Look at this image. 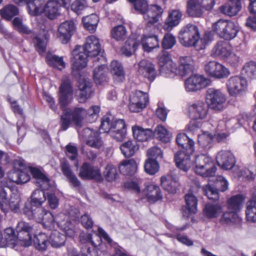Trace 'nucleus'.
Returning <instances> with one entry per match:
<instances>
[{
    "label": "nucleus",
    "instance_id": "obj_19",
    "mask_svg": "<svg viewBox=\"0 0 256 256\" xmlns=\"http://www.w3.org/2000/svg\"><path fill=\"white\" fill-rule=\"evenodd\" d=\"M79 176L82 179H94L98 181L102 180L98 167L85 162L80 168Z\"/></svg>",
    "mask_w": 256,
    "mask_h": 256
},
{
    "label": "nucleus",
    "instance_id": "obj_49",
    "mask_svg": "<svg viewBox=\"0 0 256 256\" xmlns=\"http://www.w3.org/2000/svg\"><path fill=\"white\" fill-rule=\"evenodd\" d=\"M84 26L90 32H94L99 21L98 16L96 14L84 17L82 20Z\"/></svg>",
    "mask_w": 256,
    "mask_h": 256
},
{
    "label": "nucleus",
    "instance_id": "obj_10",
    "mask_svg": "<svg viewBox=\"0 0 256 256\" xmlns=\"http://www.w3.org/2000/svg\"><path fill=\"white\" fill-rule=\"evenodd\" d=\"M214 3V0H190L187 2V12L191 16L200 17L204 10H212Z\"/></svg>",
    "mask_w": 256,
    "mask_h": 256
},
{
    "label": "nucleus",
    "instance_id": "obj_48",
    "mask_svg": "<svg viewBox=\"0 0 256 256\" xmlns=\"http://www.w3.org/2000/svg\"><path fill=\"white\" fill-rule=\"evenodd\" d=\"M243 202L244 198L242 196L238 194L233 196L228 200V208L232 212L237 213L240 210Z\"/></svg>",
    "mask_w": 256,
    "mask_h": 256
},
{
    "label": "nucleus",
    "instance_id": "obj_39",
    "mask_svg": "<svg viewBox=\"0 0 256 256\" xmlns=\"http://www.w3.org/2000/svg\"><path fill=\"white\" fill-rule=\"evenodd\" d=\"M101 64L98 65V67L95 68L94 70V80L96 84H100L106 80V68L105 63L106 60L99 61Z\"/></svg>",
    "mask_w": 256,
    "mask_h": 256
},
{
    "label": "nucleus",
    "instance_id": "obj_38",
    "mask_svg": "<svg viewBox=\"0 0 256 256\" xmlns=\"http://www.w3.org/2000/svg\"><path fill=\"white\" fill-rule=\"evenodd\" d=\"M140 42L142 44L144 50L147 52H150L158 46V38L155 35H144Z\"/></svg>",
    "mask_w": 256,
    "mask_h": 256
},
{
    "label": "nucleus",
    "instance_id": "obj_6",
    "mask_svg": "<svg viewBox=\"0 0 256 256\" xmlns=\"http://www.w3.org/2000/svg\"><path fill=\"white\" fill-rule=\"evenodd\" d=\"M85 116L86 110L82 108L64 109L60 118L61 129L63 130H67L71 122L78 126H81Z\"/></svg>",
    "mask_w": 256,
    "mask_h": 256
},
{
    "label": "nucleus",
    "instance_id": "obj_29",
    "mask_svg": "<svg viewBox=\"0 0 256 256\" xmlns=\"http://www.w3.org/2000/svg\"><path fill=\"white\" fill-rule=\"evenodd\" d=\"M180 65L178 66V74L183 77L194 70V61L190 56L182 57L180 58Z\"/></svg>",
    "mask_w": 256,
    "mask_h": 256
},
{
    "label": "nucleus",
    "instance_id": "obj_24",
    "mask_svg": "<svg viewBox=\"0 0 256 256\" xmlns=\"http://www.w3.org/2000/svg\"><path fill=\"white\" fill-rule=\"evenodd\" d=\"M138 72L150 80H153L156 76V72L154 66L149 60H142L138 64Z\"/></svg>",
    "mask_w": 256,
    "mask_h": 256
},
{
    "label": "nucleus",
    "instance_id": "obj_43",
    "mask_svg": "<svg viewBox=\"0 0 256 256\" xmlns=\"http://www.w3.org/2000/svg\"><path fill=\"white\" fill-rule=\"evenodd\" d=\"M67 252L68 256H98L97 252L94 248L86 246L82 248L81 254H78L74 247L72 246H67Z\"/></svg>",
    "mask_w": 256,
    "mask_h": 256
},
{
    "label": "nucleus",
    "instance_id": "obj_5",
    "mask_svg": "<svg viewBox=\"0 0 256 256\" xmlns=\"http://www.w3.org/2000/svg\"><path fill=\"white\" fill-rule=\"evenodd\" d=\"M135 10L144 15V18L147 22L146 31H148L150 26L158 22L160 18L163 10L158 5L148 6L146 0H140L134 4Z\"/></svg>",
    "mask_w": 256,
    "mask_h": 256
},
{
    "label": "nucleus",
    "instance_id": "obj_21",
    "mask_svg": "<svg viewBox=\"0 0 256 256\" xmlns=\"http://www.w3.org/2000/svg\"><path fill=\"white\" fill-rule=\"evenodd\" d=\"M216 158L218 165L225 170L233 168L236 162L233 154L229 150L220 151Z\"/></svg>",
    "mask_w": 256,
    "mask_h": 256
},
{
    "label": "nucleus",
    "instance_id": "obj_63",
    "mask_svg": "<svg viewBox=\"0 0 256 256\" xmlns=\"http://www.w3.org/2000/svg\"><path fill=\"white\" fill-rule=\"evenodd\" d=\"M202 190L205 195L207 196L208 199L214 200H218L219 194L217 188L208 184L204 186Z\"/></svg>",
    "mask_w": 256,
    "mask_h": 256
},
{
    "label": "nucleus",
    "instance_id": "obj_45",
    "mask_svg": "<svg viewBox=\"0 0 256 256\" xmlns=\"http://www.w3.org/2000/svg\"><path fill=\"white\" fill-rule=\"evenodd\" d=\"M66 236L58 230L52 232L49 238V242L54 248H58L63 246L66 242Z\"/></svg>",
    "mask_w": 256,
    "mask_h": 256
},
{
    "label": "nucleus",
    "instance_id": "obj_8",
    "mask_svg": "<svg viewBox=\"0 0 256 256\" xmlns=\"http://www.w3.org/2000/svg\"><path fill=\"white\" fill-rule=\"evenodd\" d=\"M206 100L208 106L215 112H220L226 108V95L220 89L214 88L206 90Z\"/></svg>",
    "mask_w": 256,
    "mask_h": 256
},
{
    "label": "nucleus",
    "instance_id": "obj_52",
    "mask_svg": "<svg viewBox=\"0 0 256 256\" xmlns=\"http://www.w3.org/2000/svg\"><path fill=\"white\" fill-rule=\"evenodd\" d=\"M185 201L187 210L190 213L196 214L198 211L197 206L198 200L192 193L185 195Z\"/></svg>",
    "mask_w": 256,
    "mask_h": 256
},
{
    "label": "nucleus",
    "instance_id": "obj_47",
    "mask_svg": "<svg viewBox=\"0 0 256 256\" xmlns=\"http://www.w3.org/2000/svg\"><path fill=\"white\" fill-rule=\"evenodd\" d=\"M214 138V136L212 134L203 132L198 136V142L202 147L208 150L212 146Z\"/></svg>",
    "mask_w": 256,
    "mask_h": 256
},
{
    "label": "nucleus",
    "instance_id": "obj_62",
    "mask_svg": "<svg viewBox=\"0 0 256 256\" xmlns=\"http://www.w3.org/2000/svg\"><path fill=\"white\" fill-rule=\"evenodd\" d=\"M104 174L106 180L108 182L115 180L118 176L116 167L112 164L107 165L104 172Z\"/></svg>",
    "mask_w": 256,
    "mask_h": 256
},
{
    "label": "nucleus",
    "instance_id": "obj_55",
    "mask_svg": "<svg viewBox=\"0 0 256 256\" xmlns=\"http://www.w3.org/2000/svg\"><path fill=\"white\" fill-rule=\"evenodd\" d=\"M111 35L113 38L118 41H122L127 36V30L123 25H118L111 30Z\"/></svg>",
    "mask_w": 256,
    "mask_h": 256
},
{
    "label": "nucleus",
    "instance_id": "obj_18",
    "mask_svg": "<svg viewBox=\"0 0 256 256\" xmlns=\"http://www.w3.org/2000/svg\"><path fill=\"white\" fill-rule=\"evenodd\" d=\"M80 136L85 139L86 144L92 148H99L102 146L100 134L89 128L84 129L80 133Z\"/></svg>",
    "mask_w": 256,
    "mask_h": 256
},
{
    "label": "nucleus",
    "instance_id": "obj_9",
    "mask_svg": "<svg viewBox=\"0 0 256 256\" xmlns=\"http://www.w3.org/2000/svg\"><path fill=\"white\" fill-rule=\"evenodd\" d=\"M195 172L202 176H213L216 171L212 159L204 154H200L195 158Z\"/></svg>",
    "mask_w": 256,
    "mask_h": 256
},
{
    "label": "nucleus",
    "instance_id": "obj_28",
    "mask_svg": "<svg viewBox=\"0 0 256 256\" xmlns=\"http://www.w3.org/2000/svg\"><path fill=\"white\" fill-rule=\"evenodd\" d=\"M241 0H229L220 7V12L223 14L232 16H236L241 10Z\"/></svg>",
    "mask_w": 256,
    "mask_h": 256
},
{
    "label": "nucleus",
    "instance_id": "obj_60",
    "mask_svg": "<svg viewBox=\"0 0 256 256\" xmlns=\"http://www.w3.org/2000/svg\"><path fill=\"white\" fill-rule=\"evenodd\" d=\"M242 72L250 78L256 77V62L251 61L245 64Z\"/></svg>",
    "mask_w": 256,
    "mask_h": 256
},
{
    "label": "nucleus",
    "instance_id": "obj_16",
    "mask_svg": "<svg viewBox=\"0 0 256 256\" xmlns=\"http://www.w3.org/2000/svg\"><path fill=\"white\" fill-rule=\"evenodd\" d=\"M210 80L202 76L194 74L190 76L184 82V87L187 92H196L205 88L210 84Z\"/></svg>",
    "mask_w": 256,
    "mask_h": 256
},
{
    "label": "nucleus",
    "instance_id": "obj_2",
    "mask_svg": "<svg viewBox=\"0 0 256 256\" xmlns=\"http://www.w3.org/2000/svg\"><path fill=\"white\" fill-rule=\"evenodd\" d=\"M180 42L185 46H194L198 50L204 49L212 40L210 32H206L200 37L198 28L194 24H188L179 32Z\"/></svg>",
    "mask_w": 256,
    "mask_h": 256
},
{
    "label": "nucleus",
    "instance_id": "obj_56",
    "mask_svg": "<svg viewBox=\"0 0 256 256\" xmlns=\"http://www.w3.org/2000/svg\"><path fill=\"white\" fill-rule=\"evenodd\" d=\"M47 63L50 66L61 70L65 67V63L62 57L51 54H48L46 56Z\"/></svg>",
    "mask_w": 256,
    "mask_h": 256
},
{
    "label": "nucleus",
    "instance_id": "obj_40",
    "mask_svg": "<svg viewBox=\"0 0 256 256\" xmlns=\"http://www.w3.org/2000/svg\"><path fill=\"white\" fill-rule=\"evenodd\" d=\"M222 212V208L218 204H207L203 210L204 215L210 218L218 217Z\"/></svg>",
    "mask_w": 256,
    "mask_h": 256
},
{
    "label": "nucleus",
    "instance_id": "obj_27",
    "mask_svg": "<svg viewBox=\"0 0 256 256\" xmlns=\"http://www.w3.org/2000/svg\"><path fill=\"white\" fill-rule=\"evenodd\" d=\"M17 242L14 230L8 228L3 232H0V248L14 246Z\"/></svg>",
    "mask_w": 256,
    "mask_h": 256
},
{
    "label": "nucleus",
    "instance_id": "obj_37",
    "mask_svg": "<svg viewBox=\"0 0 256 256\" xmlns=\"http://www.w3.org/2000/svg\"><path fill=\"white\" fill-rule=\"evenodd\" d=\"M140 44V40H136L135 36L132 35L126 42L122 48V52L127 56H130L135 52Z\"/></svg>",
    "mask_w": 256,
    "mask_h": 256
},
{
    "label": "nucleus",
    "instance_id": "obj_11",
    "mask_svg": "<svg viewBox=\"0 0 256 256\" xmlns=\"http://www.w3.org/2000/svg\"><path fill=\"white\" fill-rule=\"evenodd\" d=\"M35 230L34 225L24 221L19 222L16 227L18 233L16 240L20 242V244L24 246H28L32 244V235Z\"/></svg>",
    "mask_w": 256,
    "mask_h": 256
},
{
    "label": "nucleus",
    "instance_id": "obj_4",
    "mask_svg": "<svg viewBox=\"0 0 256 256\" xmlns=\"http://www.w3.org/2000/svg\"><path fill=\"white\" fill-rule=\"evenodd\" d=\"M126 124L123 120L115 118L111 114L104 116L101 121L100 129L116 140L122 141L126 136Z\"/></svg>",
    "mask_w": 256,
    "mask_h": 256
},
{
    "label": "nucleus",
    "instance_id": "obj_7",
    "mask_svg": "<svg viewBox=\"0 0 256 256\" xmlns=\"http://www.w3.org/2000/svg\"><path fill=\"white\" fill-rule=\"evenodd\" d=\"M212 30L219 37L227 40L234 38L238 32V28L234 22L223 19L214 23Z\"/></svg>",
    "mask_w": 256,
    "mask_h": 256
},
{
    "label": "nucleus",
    "instance_id": "obj_57",
    "mask_svg": "<svg viewBox=\"0 0 256 256\" xmlns=\"http://www.w3.org/2000/svg\"><path fill=\"white\" fill-rule=\"evenodd\" d=\"M246 220L250 222L256 223V201L250 200L247 203L246 212Z\"/></svg>",
    "mask_w": 256,
    "mask_h": 256
},
{
    "label": "nucleus",
    "instance_id": "obj_61",
    "mask_svg": "<svg viewBox=\"0 0 256 256\" xmlns=\"http://www.w3.org/2000/svg\"><path fill=\"white\" fill-rule=\"evenodd\" d=\"M14 28L20 33L25 34L34 35L32 31L28 28L23 24L22 20L18 18H15L12 22Z\"/></svg>",
    "mask_w": 256,
    "mask_h": 256
},
{
    "label": "nucleus",
    "instance_id": "obj_53",
    "mask_svg": "<svg viewBox=\"0 0 256 256\" xmlns=\"http://www.w3.org/2000/svg\"><path fill=\"white\" fill-rule=\"evenodd\" d=\"M34 244L36 249L39 250H44L48 245V236L44 233H39L34 234Z\"/></svg>",
    "mask_w": 256,
    "mask_h": 256
},
{
    "label": "nucleus",
    "instance_id": "obj_44",
    "mask_svg": "<svg viewBox=\"0 0 256 256\" xmlns=\"http://www.w3.org/2000/svg\"><path fill=\"white\" fill-rule=\"evenodd\" d=\"M158 64L160 67L166 66L170 71L174 72L176 70L175 68V64L172 62L171 57L168 52L162 51L158 56Z\"/></svg>",
    "mask_w": 256,
    "mask_h": 256
},
{
    "label": "nucleus",
    "instance_id": "obj_26",
    "mask_svg": "<svg viewBox=\"0 0 256 256\" xmlns=\"http://www.w3.org/2000/svg\"><path fill=\"white\" fill-rule=\"evenodd\" d=\"M42 2V11L40 14L44 12L45 15L50 19L53 20L60 14V4L56 0H50L47 2L44 6V1L41 0Z\"/></svg>",
    "mask_w": 256,
    "mask_h": 256
},
{
    "label": "nucleus",
    "instance_id": "obj_36",
    "mask_svg": "<svg viewBox=\"0 0 256 256\" xmlns=\"http://www.w3.org/2000/svg\"><path fill=\"white\" fill-rule=\"evenodd\" d=\"M138 164L134 159L122 160L119 165L120 172L124 175H132L136 170Z\"/></svg>",
    "mask_w": 256,
    "mask_h": 256
},
{
    "label": "nucleus",
    "instance_id": "obj_59",
    "mask_svg": "<svg viewBox=\"0 0 256 256\" xmlns=\"http://www.w3.org/2000/svg\"><path fill=\"white\" fill-rule=\"evenodd\" d=\"M144 168L146 173L153 175L158 171L160 166L156 160L148 158L145 162Z\"/></svg>",
    "mask_w": 256,
    "mask_h": 256
},
{
    "label": "nucleus",
    "instance_id": "obj_58",
    "mask_svg": "<svg viewBox=\"0 0 256 256\" xmlns=\"http://www.w3.org/2000/svg\"><path fill=\"white\" fill-rule=\"evenodd\" d=\"M46 193L44 190L36 189L32 194V202L36 206H40L46 201Z\"/></svg>",
    "mask_w": 256,
    "mask_h": 256
},
{
    "label": "nucleus",
    "instance_id": "obj_42",
    "mask_svg": "<svg viewBox=\"0 0 256 256\" xmlns=\"http://www.w3.org/2000/svg\"><path fill=\"white\" fill-rule=\"evenodd\" d=\"M122 152L125 157L133 156L138 150V146L134 141L128 140L120 147Z\"/></svg>",
    "mask_w": 256,
    "mask_h": 256
},
{
    "label": "nucleus",
    "instance_id": "obj_25",
    "mask_svg": "<svg viewBox=\"0 0 256 256\" xmlns=\"http://www.w3.org/2000/svg\"><path fill=\"white\" fill-rule=\"evenodd\" d=\"M232 51V48L228 42L220 40L218 42L212 50V56L225 59L228 57Z\"/></svg>",
    "mask_w": 256,
    "mask_h": 256
},
{
    "label": "nucleus",
    "instance_id": "obj_41",
    "mask_svg": "<svg viewBox=\"0 0 256 256\" xmlns=\"http://www.w3.org/2000/svg\"><path fill=\"white\" fill-rule=\"evenodd\" d=\"M241 221L242 218L238 213L232 211L224 212L220 220V222L222 224H238Z\"/></svg>",
    "mask_w": 256,
    "mask_h": 256
},
{
    "label": "nucleus",
    "instance_id": "obj_20",
    "mask_svg": "<svg viewBox=\"0 0 256 256\" xmlns=\"http://www.w3.org/2000/svg\"><path fill=\"white\" fill-rule=\"evenodd\" d=\"M35 220L38 222H42L44 226L49 230L54 228V218L49 211L41 208L36 209Z\"/></svg>",
    "mask_w": 256,
    "mask_h": 256
},
{
    "label": "nucleus",
    "instance_id": "obj_33",
    "mask_svg": "<svg viewBox=\"0 0 256 256\" xmlns=\"http://www.w3.org/2000/svg\"><path fill=\"white\" fill-rule=\"evenodd\" d=\"M134 137L140 142L148 140L154 136V132L150 128H144L138 126L132 128Z\"/></svg>",
    "mask_w": 256,
    "mask_h": 256
},
{
    "label": "nucleus",
    "instance_id": "obj_14",
    "mask_svg": "<svg viewBox=\"0 0 256 256\" xmlns=\"http://www.w3.org/2000/svg\"><path fill=\"white\" fill-rule=\"evenodd\" d=\"M204 70L208 76L216 79L224 78L230 74L226 68L214 60L206 62L204 65Z\"/></svg>",
    "mask_w": 256,
    "mask_h": 256
},
{
    "label": "nucleus",
    "instance_id": "obj_30",
    "mask_svg": "<svg viewBox=\"0 0 256 256\" xmlns=\"http://www.w3.org/2000/svg\"><path fill=\"white\" fill-rule=\"evenodd\" d=\"M58 227L64 232L68 236H73L75 234V230L74 226L70 220L69 216L64 214H62L58 216Z\"/></svg>",
    "mask_w": 256,
    "mask_h": 256
},
{
    "label": "nucleus",
    "instance_id": "obj_1",
    "mask_svg": "<svg viewBox=\"0 0 256 256\" xmlns=\"http://www.w3.org/2000/svg\"><path fill=\"white\" fill-rule=\"evenodd\" d=\"M72 54V74L74 76H79L78 71L86 66L87 58H94L96 63L105 60L99 40L94 35L86 38L84 46H76Z\"/></svg>",
    "mask_w": 256,
    "mask_h": 256
},
{
    "label": "nucleus",
    "instance_id": "obj_54",
    "mask_svg": "<svg viewBox=\"0 0 256 256\" xmlns=\"http://www.w3.org/2000/svg\"><path fill=\"white\" fill-rule=\"evenodd\" d=\"M110 72L114 78L118 81H122L124 79V72L120 63L118 61H112L110 64Z\"/></svg>",
    "mask_w": 256,
    "mask_h": 256
},
{
    "label": "nucleus",
    "instance_id": "obj_34",
    "mask_svg": "<svg viewBox=\"0 0 256 256\" xmlns=\"http://www.w3.org/2000/svg\"><path fill=\"white\" fill-rule=\"evenodd\" d=\"M146 196L150 202L154 203L162 198L160 188L156 185L150 184L146 188Z\"/></svg>",
    "mask_w": 256,
    "mask_h": 256
},
{
    "label": "nucleus",
    "instance_id": "obj_15",
    "mask_svg": "<svg viewBox=\"0 0 256 256\" xmlns=\"http://www.w3.org/2000/svg\"><path fill=\"white\" fill-rule=\"evenodd\" d=\"M244 120L231 118L227 121L224 120H218L212 118L210 120V123L216 132H223L225 130L236 129L244 124Z\"/></svg>",
    "mask_w": 256,
    "mask_h": 256
},
{
    "label": "nucleus",
    "instance_id": "obj_31",
    "mask_svg": "<svg viewBox=\"0 0 256 256\" xmlns=\"http://www.w3.org/2000/svg\"><path fill=\"white\" fill-rule=\"evenodd\" d=\"M60 168L63 174L66 177L71 186L75 188L80 186V182L72 172L66 160H63L60 162Z\"/></svg>",
    "mask_w": 256,
    "mask_h": 256
},
{
    "label": "nucleus",
    "instance_id": "obj_12",
    "mask_svg": "<svg viewBox=\"0 0 256 256\" xmlns=\"http://www.w3.org/2000/svg\"><path fill=\"white\" fill-rule=\"evenodd\" d=\"M226 86L228 94L231 96L236 97L246 90L248 84L245 78L240 76H232L228 80Z\"/></svg>",
    "mask_w": 256,
    "mask_h": 256
},
{
    "label": "nucleus",
    "instance_id": "obj_51",
    "mask_svg": "<svg viewBox=\"0 0 256 256\" xmlns=\"http://www.w3.org/2000/svg\"><path fill=\"white\" fill-rule=\"evenodd\" d=\"M18 14V8L12 4L7 5L0 10V14L2 17L8 20H10Z\"/></svg>",
    "mask_w": 256,
    "mask_h": 256
},
{
    "label": "nucleus",
    "instance_id": "obj_3",
    "mask_svg": "<svg viewBox=\"0 0 256 256\" xmlns=\"http://www.w3.org/2000/svg\"><path fill=\"white\" fill-rule=\"evenodd\" d=\"M194 150V142L185 134L177 135V167L187 172L190 166V156Z\"/></svg>",
    "mask_w": 256,
    "mask_h": 256
},
{
    "label": "nucleus",
    "instance_id": "obj_22",
    "mask_svg": "<svg viewBox=\"0 0 256 256\" xmlns=\"http://www.w3.org/2000/svg\"><path fill=\"white\" fill-rule=\"evenodd\" d=\"M76 30L74 24L72 20H66L58 27L59 38L62 44H66Z\"/></svg>",
    "mask_w": 256,
    "mask_h": 256
},
{
    "label": "nucleus",
    "instance_id": "obj_23",
    "mask_svg": "<svg viewBox=\"0 0 256 256\" xmlns=\"http://www.w3.org/2000/svg\"><path fill=\"white\" fill-rule=\"evenodd\" d=\"M78 100L80 103L84 102L90 98L92 94L91 83L88 78L80 76L78 81Z\"/></svg>",
    "mask_w": 256,
    "mask_h": 256
},
{
    "label": "nucleus",
    "instance_id": "obj_17",
    "mask_svg": "<svg viewBox=\"0 0 256 256\" xmlns=\"http://www.w3.org/2000/svg\"><path fill=\"white\" fill-rule=\"evenodd\" d=\"M188 112L192 119L203 120L206 118L208 114V106L202 100L190 102L188 104Z\"/></svg>",
    "mask_w": 256,
    "mask_h": 256
},
{
    "label": "nucleus",
    "instance_id": "obj_50",
    "mask_svg": "<svg viewBox=\"0 0 256 256\" xmlns=\"http://www.w3.org/2000/svg\"><path fill=\"white\" fill-rule=\"evenodd\" d=\"M154 135L162 142L166 143L170 140L172 135L162 126L158 125L154 132Z\"/></svg>",
    "mask_w": 256,
    "mask_h": 256
},
{
    "label": "nucleus",
    "instance_id": "obj_13",
    "mask_svg": "<svg viewBox=\"0 0 256 256\" xmlns=\"http://www.w3.org/2000/svg\"><path fill=\"white\" fill-rule=\"evenodd\" d=\"M73 90L71 82L67 76L62 77V84L59 88L58 102L64 108L68 104L72 99Z\"/></svg>",
    "mask_w": 256,
    "mask_h": 256
},
{
    "label": "nucleus",
    "instance_id": "obj_64",
    "mask_svg": "<svg viewBox=\"0 0 256 256\" xmlns=\"http://www.w3.org/2000/svg\"><path fill=\"white\" fill-rule=\"evenodd\" d=\"M130 100L134 99L136 102H140L147 104L148 101V94L140 90H136L133 92L130 96Z\"/></svg>",
    "mask_w": 256,
    "mask_h": 256
},
{
    "label": "nucleus",
    "instance_id": "obj_32",
    "mask_svg": "<svg viewBox=\"0 0 256 256\" xmlns=\"http://www.w3.org/2000/svg\"><path fill=\"white\" fill-rule=\"evenodd\" d=\"M18 4H26L27 5L28 13L32 16H37L42 11V2L41 0H13Z\"/></svg>",
    "mask_w": 256,
    "mask_h": 256
},
{
    "label": "nucleus",
    "instance_id": "obj_35",
    "mask_svg": "<svg viewBox=\"0 0 256 256\" xmlns=\"http://www.w3.org/2000/svg\"><path fill=\"white\" fill-rule=\"evenodd\" d=\"M160 184L164 189L171 194H174L176 190V178L174 174H168L160 179Z\"/></svg>",
    "mask_w": 256,
    "mask_h": 256
},
{
    "label": "nucleus",
    "instance_id": "obj_46",
    "mask_svg": "<svg viewBox=\"0 0 256 256\" xmlns=\"http://www.w3.org/2000/svg\"><path fill=\"white\" fill-rule=\"evenodd\" d=\"M30 171L34 178L36 180V182L40 184V186L46 188L48 186V178L38 169L35 168L30 167Z\"/></svg>",
    "mask_w": 256,
    "mask_h": 256
}]
</instances>
